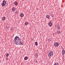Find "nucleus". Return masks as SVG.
Here are the masks:
<instances>
[{
  "label": "nucleus",
  "instance_id": "1a4fd4ad",
  "mask_svg": "<svg viewBox=\"0 0 65 65\" xmlns=\"http://www.w3.org/2000/svg\"><path fill=\"white\" fill-rule=\"evenodd\" d=\"M12 11H14L15 10V8L14 7H13L12 9Z\"/></svg>",
  "mask_w": 65,
  "mask_h": 65
},
{
  "label": "nucleus",
  "instance_id": "2eb2a0df",
  "mask_svg": "<svg viewBox=\"0 0 65 65\" xmlns=\"http://www.w3.org/2000/svg\"><path fill=\"white\" fill-rule=\"evenodd\" d=\"M35 45H36V46L38 45V44L37 43V42H36L35 43Z\"/></svg>",
  "mask_w": 65,
  "mask_h": 65
},
{
  "label": "nucleus",
  "instance_id": "aec40b11",
  "mask_svg": "<svg viewBox=\"0 0 65 65\" xmlns=\"http://www.w3.org/2000/svg\"><path fill=\"white\" fill-rule=\"evenodd\" d=\"M9 56V54H8V53H7V54H6V57H8Z\"/></svg>",
  "mask_w": 65,
  "mask_h": 65
},
{
  "label": "nucleus",
  "instance_id": "0eeeda50",
  "mask_svg": "<svg viewBox=\"0 0 65 65\" xmlns=\"http://www.w3.org/2000/svg\"><path fill=\"white\" fill-rule=\"evenodd\" d=\"M58 30H60V26L59 25H57L56 26Z\"/></svg>",
  "mask_w": 65,
  "mask_h": 65
},
{
  "label": "nucleus",
  "instance_id": "4be33fe9",
  "mask_svg": "<svg viewBox=\"0 0 65 65\" xmlns=\"http://www.w3.org/2000/svg\"><path fill=\"white\" fill-rule=\"evenodd\" d=\"M6 59L7 60H8V58H6Z\"/></svg>",
  "mask_w": 65,
  "mask_h": 65
},
{
  "label": "nucleus",
  "instance_id": "9d476101",
  "mask_svg": "<svg viewBox=\"0 0 65 65\" xmlns=\"http://www.w3.org/2000/svg\"><path fill=\"white\" fill-rule=\"evenodd\" d=\"M60 33L61 32L59 30H58L57 31V34H60Z\"/></svg>",
  "mask_w": 65,
  "mask_h": 65
},
{
  "label": "nucleus",
  "instance_id": "f8f14e48",
  "mask_svg": "<svg viewBox=\"0 0 65 65\" xmlns=\"http://www.w3.org/2000/svg\"><path fill=\"white\" fill-rule=\"evenodd\" d=\"M24 59L25 60H27L28 59V57H25L24 58Z\"/></svg>",
  "mask_w": 65,
  "mask_h": 65
},
{
  "label": "nucleus",
  "instance_id": "39448f33",
  "mask_svg": "<svg viewBox=\"0 0 65 65\" xmlns=\"http://www.w3.org/2000/svg\"><path fill=\"white\" fill-rule=\"evenodd\" d=\"M65 50H63L62 51V55H64L65 54Z\"/></svg>",
  "mask_w": 65,
  "mask_h": 65
},
{
  "label": "nucleus",
  "instance_id": "9b49d317",
  "mask_svg": "<svg viewBox=\"0 0 65 65\" xmlns=\"http://www.w3.org/2000/svg\"><path fill=\"white\" fill-rule=\"evenodd\" d=\"M46 18L47 19H49L50 18V15H46Z\"/></svg>",
  "mask_w": 65,
  "mask_h": 65
},
{
  "label": "nucleus",
  "instance_id": "5701e85b",
  "mask_svg": "<svg viewBox=\"0 0 65 65\" xmlns=\"http://www.w3.org/2000/svg\"><path fill=\"white\" fill-rule=\"evenodd\" d=\"M22 1H24V0H22Z\"/></svg>",
  "mask_w": 65,
  "mask_h": 65
},
{
  "label": "nucleus",
  "instance_id": "6e6552de",
  "mask_svg": "<svg viewBox=\"0 0 65 65\" xmlns=\"http://www.w3.org/2000/svg\"><path fill=\"white\" fill-rule=\"evenodd\" d=\"M14 4L15 5H17L18 4V2L17 1H15L14 3Z\"/></svg>",
  "mask_w": 65,
  "mask_h": 65
},
{
  "label": "nucleus",
  "instance_id": "423d86ee",
  "mask_svg": "<svg viewBox=\"0 0 65 65\" xmlns=\"http://www.w3.org/2000/svg\"><path fill=\"white\" fill-rule=\"evenodd\" d=\"M48 25L50 27H52V23L50 22L48 24Z\"/></svg>",
  "mask_w": 65,
  "mask_h": 65
},
{
  "label": "nucleus",
  "instance_id": "f03ea898",
  "mask_svg": "<svg viewBox=\"0 0 65 65\" xmlns=\"http://www.w3.org/2000/svg\"><path fill=\"white\" fill-rule=\"evenodd\" d=\"M53 51H51L48 54V57H51V56H53Z\"/></svg>",
  "mask_w": 65,
  "mask_h": 65
},
{
  "label": "nucleus",
  "instance_id": "4468645a",
  "mask_svg": "<svg viewBox=\"0 0 65 65\" xmlns=\"http://www.w3.org/2000/svg\"><path fill=\"white\" fill-rule=\"evenodd\" d=\"M20 17H24V14L23 13H22L20 14Z\"/></svg>",
  "mask_w": 65,
  "mask_h": 65
},
{
  "label": "nucleus",
  "instance_id": "dca6fc26",
  "mask_svg": "<svg viewBox=\"0 0 65 65\" xmlns=\"http://www.w3.org/2000/svg\"><path fill=\"white\" fill-rule=\"evenodd\" d=\"M53 65H59V64H58V62H56Z\"/></svg>",
  "mask_w": 65,
  "mask_h": 65
},
{
  "label": "nucleus",
  "instance_id": "20e7f679",
  "mask_svg": "<svg viewBox=\"0 0 65 65\" xmlns=\"http://www.w3.org/2000/svg\"><path fill=\"white\" fill-rule=\"evenodd\" d=\"M58 43H58L57 42L55 43H54V46H55V47H57V46H59V44Z\"/></svg>",
  "mask_w": 65,
  "mask_h": 65
},
{
  "label": "nucleus",
  "instance_id": "6ab92c4d",
  "mask_svg": "<svg viewBox=\"0 0 65 65\" xmlns=\"http://www.w3.org/2000/svg\"><path fill=\"white\" fill-rule=\"evenodd\" d=\"M25 25H27L28 24V22H26L25 23Z\"/></svg>",
  "mask_w": 65,
  "mask_h": 65
},
{
  "label": "nucleus",
  "instance_id": "f3484780",
  "mask_svg": "<svg viewBox=\"0 0 65 65\" xmlns=\"http://www.w3.org/2000/svg\"><path fill=\"white\" fill-rule=\"evenodd\" d=\"M13 28L12 27H11V28H10V30L11 31H13Z\"/></svg>",
  "mask_w": 65,
  "mask_h": 65
},
{
  "label": "nucleus",
  "instance_id": "ddd939ff",
  "mask_svg": "<svg viewBox=\"0 0 65 65\" xmlns=\"http://www.w3.org/2000/svg\"><path fill=\"white\" fill-rule=\"evenodd\" d=\"M5 18H6L5 17H4L2 18V19L4 21V20H5Z\"/></svg>",
  "mask_w": 65,
  "mask_h": 65
},
{
  "label": "nucleus",
  "instance_id": "7ed1b4c3",
  "mask_svg": "<svg viewBox=\"0 0 65 65\" xmlns=\"http://www.w3.org/2000/svg\"><path fill=\"white\" fill-rule=\"evenodd\" d=\"M6 4V2L5 0H4L3 2V3L2 4V6H4Z\"/></svg>",
  "mask_w": 65,
  "mask_h": 65
},
{
  "label": "nucleus",
  "instance_id": "a211bd4d",
  "mask_svg": "<svg viewBox=\"0 0 65 65\" xmlns=\"http://www.w3.org/2000/svg\"><path fill=\"white\" fill-rule=\"evenodd\" d=\"M35 56L36 57H38V54H35Z\"/></svg>",
  "mask_w": 65,
  "mask_h": 65
},
{
  "label": "nucleus",
  "instance_id": "412c9836",
  "mask_svg": "<svg viewBox=\"0 0 65 65\" xmlns=\"http://www.w3.org/2000/svg\"><path fill=\"white\" fill-rule=\"evenodd\" d=\"M18 13V11H16V12H15V13H16V14H17Z\"/></svg>",
  "mask_w": 65,
  "mask_h": 65
},
{
  "label": "nucleus",
  "instance_id": "f257e3e1",
  "mask_svg": "<svg viewBox=\"0 0 65 65\" xmlns=\"http://www.w3.org/2000/svg\"><path fill=\"white\" fill-rule=\"evenodd\" d=\"M13 41L14 43L16 44L23 45V43L21 42L20 38L17 36L15 37L13 40Z\"/></svg>",
  "mask_w": 65,
  "mask_h": 65
}]
</instances>
